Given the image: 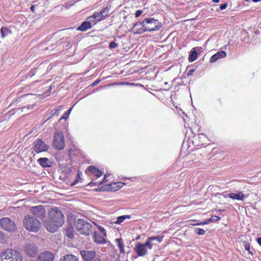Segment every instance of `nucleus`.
Wrapping results in <instances>:
<instances>
[{"instance_id": "obj_5", "label": "nucleus", "mask_w": 261, "mask_h": 261, "mask_svg": "<svg viewBox=\"0 0 261 261\" xmlns=\"http://www.w3.org/2000/svg\"><path fill=\"white\" fill-rule=\"evenodd\" d=\"M1 257L4 261H22L21 254L17 250L12 249H6L2 253Z\"/></svg>"}, {"instance_id": "obj_2", "label": "nucleus", "mask_w": 261, "mask_h": 261, "mask_svg": "<svg viewBox=\"0 0 261 261\" xmlns=\"http://www.w3.org/2000/svg\"><path fill=\"white\" fill-rule=\"evenodd\" d=\"M162 26V23L158 20L153 18H147L145 19L143 28H141L134 33L136 34H141L146 31H155L160 30Z\"/></svg>"}, {"instance_id": "obj_10", "label": "nucleus", "mask_w": 261, "mask_h": 261, "mask_svg": "<svg viewBox=\"0 0 261 261\" xmlns=\"http://www.w3.org/2000/svg\"><path fill=\"white\" fill-rule=\"evenodd\" d=\"M33 150L37 153H40L43 151H46L49 149V146L47 145L41 139H37L33 143Z\"/></svg>"}, {"instance_id": "obj_37", "label": "nucleus", "mask_w": 261, "mask_h": 261, "mask_svg": "<svg viewBox=\"0 0 261 261\" xmlns=\"http://www.w3.org/2000/svg\"><path fill=\"white\" fill-rule=\"evenodd\" d=\"M110 175V174H106L105 175L104 178L103 179V181L100 182V184H102V182H106L108 181V177Z\"/></svg>"}, {"instance_id": "obj_47", "label": "nucleus", "mask_w": 261, "mask_h": 261, "mask_svg": "<svg viewBox=\"0 0 261 261\" xmlns=\"http://www.w3.org/2000/svg\"><path fill=\"white\" fill-rule=\"evenodd\" d=\"M124 216H126V218H127V219L130 218V215H124Z\"/></svg>"}, {"instance_id": "obj_50", "label": "nucleus", "mask_w": 261, "mask_h": 261, "mask_svg": "<svg viewBox=\"0 0 261 261\" xmlns=\"http://www.w3.org/2000/svg\"><path fill=\"white\" fill-rule=\"evenodd\" d=\"M245 1L247 2H249L250 1V0H245Z\"/></svg>"}, {"instance_id": "obj_11", "label": "nucleus", "mask_w": 261, "mask_h": 261, "mask_svg": "<svg viewBox=\"0 0 261 261\" xmlns=\"http://www.w3.org/2000/svg\"><path fill=\"white\" fill-rule=\"evenodd\" d=\"M55 255L53 252L45 251L38 254L36 261H53Z\"/></svg>"}, {"instance_id": "obj_7", "label": "nucleus", "mask_w": 261, "mask_h": 261, "mask_svg": "<svg viewBox=\"0 0 261 261\" xmlns=\"http://www.w3.org/2000/svg\"><path fill=\"white\" fill-rule=\"evenodd\" d=\"M0 225L4 230L9 232H15L16 230L15 223L8 217H4L0 219Z\"/></svg>"}, {"instance_id": "obj_1", "label": "nucleus", "mask_w": 261, "mask_h": 261, "mask_svg": "<svg viewBox=\"0 0 261 261\" xmlns=\"http://www.w3.org/2000/svg\"><path fill=\"white\" fill-rule=\"evenodd\" d=\"M163 236H153L147 238L145 243L138 242L134 248V250L137 254L138 256H144L147 253V248L151 249L155 245L153 241H156L161 243L163 241Z\"/></svg>"}, {"instance_id": "obj_3", "label": "nucleus", "mask_w": 261, "mask_h": 261, "mask_svg": "<svg viewBox=\"0 0 261 261\" xmlns=\"http://www.w3.org/2000/svg\"><path fill=\"white\" fill-rule=\"evenodd\" d=\"M23 225L27 230L35 232H37L41 227L40 221L30 215H27L24 217Z\"/></svg>"}, {"instance_id": "obj_9", "label": "nucleus", "mask_w": 261, "mask_h": 261, "mask_svg": "<svg viewBox=\"0 0 261 261\" xmlns=\"http://www.w3.org/2000/svg\"><path fill=\"white\" fill-rule=\"evenodd\" d=\"M24 250L27 255L30 257L34 258L38 255L39 250L36 245L33 243H29L24 246Z\"/></svg>"}, {"instance_id": "obj_12", "label": "nucleus", "mask_w": 261, "mask_h": 261, "mask_svg": "<svg viewBox=\"0 0 261 261\" xmlns=\"http://www.w3.org/2000/svg\"><path fill=\"white\" fill-rule=\"evenodd\" d=\"M31 212L34 216L39 218H43L45 216V211L44 206L41 205L32 207Z\"/></svg>"}, {"instance_id": "obj_22", "label": "nucleus", "mask_w": 261, "mask_h": 261, "mask_svg": "<svg viewBox=\"0 0 261 261\" xmlns=\"http://www.w3.org/2000/svg\"><path fill=\"white\" fill-rule=\"evenodd\" d=\"M59 261H79L78 258L72 254H66L62 256Z\"/></svg>"}, {"instance_id": "obj_40", "label": "nucleus", "mask_w": 261, "mask_h": 261, "mask_svg": "<svg viewBox=\"0 0 261 261\" xmlns=\"http://www.w3.org/2000/svg\"><path fill=\"white\" fill-rule=\"evenodd\" d=\"M258 244L261 246V238H259L257 239Z\"/></svg>"}, {"instance_id": "obj_44", "label": "nucleus", "mask_w": 261, "mask_h": 261, "mask_svg": "<svg viewBox=\"0 0 261 261\" xmlns=\"http://www.w3.org/2000/svg\"><path fill=\"white\" fill-rule=\"evenodd\" d=\"M99 81H95L92 84V86H95L97 84H98L99 83Z\"/></svg>"}, {"instance_id": "obj_30", "label": "nucleus", "mask_w": 261, "mask_h": 261, "mask_svg": "<svg viewBox=\"0 0 261 261\" xmlns=\"http://www.w3.org/2000/svg\"><path fill=\"white\" fill-rule=\"evenodd\" d=\"M145 19L143 21H138L135 23L134 24L133 27L132 29L133 30L136 27L141 25V28H143V25L144 24Z\"/></svg>"}, {"instance_id": "obj_15", "label": "nucleus", "mask_w": 261, "mask_h": 261, "mask_svg": "<svg viewBox=\"0 0 261 261\" xmlns=\"http://www.w3.org/2000/svg\"><path fill=\"white\" fill-rule=\"evenodd\" d=\"M124 185V183H122L121 182H114L111 184H109L107 186H105V187H103V191H107V190H113V191H117L119 189H120L121 187H122L123 185Z\"/></svg>"}, {"instance_id": "obj_4", "label": "nucleus", "mask_w": 261, "mask_h": 261, "mask_svg": "<svg viewBox=\"0 0 261 261\" xmlns=\"http://www.w3.org/2000/svg\"><path fill=\"white\" fill-rule=\"evenodd\" d=\"M74 226L78 232L84 236H89L92 227L90 222L83 219H79L75 221Z\"/></svg>"}, {"instance_id": "obj_26", "label": "nucleus", "mask_w": 261, "mask_h": 261, "mask_svg": "<svg viewBox=\"0 0 261 261\" xmlns=\"http://www.w3.org/2000/svg\"><path fill=\"white\" fill-rule=\"evenodd\" d=\"M197 58V53L196 50L192 51L189 57V61L192 62L196 60Z\"/></svg>"}, {"instance_id": "obj_27", "label": "nucleus", "mask_w": 261, "mask_h": 261, "mask_svg": "<svg viewBox=\"0 0 261 261\" xmlns=\"http://www.w3.org/2000/svg\"><path fill=\"white\" fill-rule=\"evenodd\" d=\"M100 15L103 16L104 19L106 18V16H107L109 15V13L110 12V9L108 7H105L102 8L100 11Z\"/></svg>"}, {"instance_id": "obj_36", "label": "nucleus", "mask_w": 261, "mask_h": 261, "mask_svg": "<svg viewBox=\"0 0 261 261\" xmlns=\"http://www.w3.org/2000/svg\"><path fill=\"white\" fill-rule=\"evenodd\" d=\"M117 46V44L114 41L111 42L109 44V47L110 48H114Z\"/></svg>"}, {"instance_id": "obj_41", "label": "nucleus", "mask_w": 261, "mask_h": 261, "mask_svg": "<svg viewBox=\"0 0 261 261\" xmlns=\"http://www.w3.org/2000/svg\"><path fill=\"white\" fill-rule=\"evenodd\" d=\"M30 9L32 12H34L35 11V6L34 5L31 6Z\"/></svg>"}, {"instance_id": "obj_43", "label": "nucleus", "mask_w": 261, "mask_h": 261, "mask_svg": "<svg viewBox=\"0 0 261 261\" xmlns=\"http://www.w3.org/2000/svg\"><path fill=\"white\" fill-rule=\"evenodd\" d=\"M193 71H194V70H193V69H192V70H190L188 72V74H188V75H192V73Z\"/></svg>"}, {"instance_id": "obj_19", "label": "nucleus", "mask_w": 261, "mask_h": 261, "mask_svg": "<svg viewBox=\"0 0 261 261\" xmlns=\"http://www.w3.org/2000/svg\"><path fill=\"white\" fill-rule=\"evenodd\" d=\"M93 238L94 242L97 244H104L106 242L105 239L99 233L94 232L93 234Z\"/></svg>"}, {"instance_id": "obj_33", "label": "nucleus", "mask_w": 261, "mask_h": 261, "mask_svg": "<svg viewBox=\"0 0 261 261\" xmlns=\"http://www.w3.org/2000/svg\"><path fill=\"white\" fill-rule=\"evenodd\" d=\"M125 219H126V216H119L117 218V220L116 222V223L120 224L122 222H123Z\"/></svg>"}, {"instance_id": "obj_13", "label": "nucleus", "mask_w": 261, "mask_h": 261, "mask_svg": "<svg viewBox=\"0 0 261 261\" xmlns=\"http://www.w3.org/2000/svg\"><path fill=\"white\" fill-rule=\"evenodd\" d=\"M44 225L47 231L54 233L57 231L58 228L62 225L56 223L50 219L44 223Z\"/></svg>"}, {"instance_id": "obj_21", "label": "nucleus", "mask_w": 261, "mask_h": 261, "mask_svg": "<svg viewBox=\"0 0 261 261\" xmlns=\"http://www.w3.org/2000/svg\"><path fill=\"white\" fill-rule=\"evenodd\" d=\"M38 162L43 167H49L51 166V162L48 158H41L38 160Z\"/></svg>"}, {"instance_id": "obj_39", "label": "nucleus", "mask_w": 261, "mask_h": 261, "mask_svg": "<svg viewBox=\"0 0 261 261\" xmlns=\"http://www.w3.org/2000/svg\"><path fill=\"white\" fill-rule=\"evenodd\" d=\"M142 13V10H137L136 12L135 16L136 17H139L141 15Z\"/></svg>"}, {"instance_id": "obj_20", "label": "nucleus", "mask_w": 261, "mask_h": 261, "mask_svg": "<svg viewBox=\"0 0 261 261\" xmlns=\"http://www.w3.org/2000/svg\"><path fill=\"white\" fill-rule=\"evenodd\" d=\"M87 170L97 177H100L102 175L101 171L93 166H90Z\"/></svg>"}, {"instance_id": "obj_34", "label": "nucleus", "mask_w": 261, "mask_h": 261, "mask_svg": "<svg viewBox=\"0 0 261 261\" xmlns=\"http://www.w3.org/2000/svg\"><path fill=\"white\" fill-rule=\"evenodd\" d=\"M71 111V109H70L69 110H68L66 112H65L64 113V114L63 115V116L60 118V119H67L68 116H69V115Z\"/></svg>"}, {"instance_id": "obj_42", "label": "nucleus", "mask_w": 261, "mask_h": 261, "mask_svg": "<svg viewBox=\"0 0 261 261\" xmlns=\"http://www.w3.org/2000/svg\"><path fill=\"white\" fill-rule=\"evenodd\" d=\"M213 218L214 220H219L220 219V217H218V216H215Z\"/></svg>"}, {"instance_id": "obj_8", "label": "nucleus", "mask_w": 261, "mask_h": 261, "mask_svg": "<svg viewBox=\"0 0 261 261\" xmlns=\"http://www.w3.org/2000/svg\"><path fill=\"white\" fill-rule=\"evenodd\" d=\"M53 146L58 150H62L65 146L64 138L62 132H59L55 134L53 142Z\"/></svg>"}, {"instance_id": "obj_18", "label": "nucleus", "mask_w": 261, "mask_h": 261, "mask_svg": "<svg viewBox=\"0 0 261 261\" xmlns=\"http://www.w3.org/2000/svg\"><path fill=\"white\" fill-rule=\"evenodd\" d=\"M91 22H93V21H90L88 20V21L83 22L81 25L77 28V30L81 31H85L88 29L91 28Z\"/></svg>"}, {"instance_id": "obj_14", "label": "nucleus", "mask_w": 261, "mask_h": 261, "mask_svg": "<svg viewBox=\"0 0 261 261\" xmlns=\"http://www.w3.org/2000/svg\"><path fill=\"white\" fill-rule=\"evenodd\" d=\"M80 254L85 261H90L94 259L96 255V251L93 250H81Z\"/></svg>"}, {"instance_id": "obj_29", "label": "nucleus", "mask_w": 261, "mask_h": 261, "mask_svg": "<svg viewBox=\"0 0 261 261\" xmlns=\"http://www.w3.org/2000/svg\"><path fill=\"white\" fill-rule=\"evenodd\" d=\"M194 232L199 235H203L204 234L205 231L202 228H195L194 229Z\"/></svg>"}, {"instance_id": "obj_51", "label": "nucleus", "mask_w": 261, "mask_h": 261, "mask_svg": "<svg viewBox=\"0 0 261 261\" xmlns=\"http://www.w3.org/2000/svg\"><path fill=\"white\" fill-rule=\"evenodd\" d=\"M139 238H140V236H138V237L136 238V239H139Z\"/></svg>"}, {"instance_id": "obj_28", "label": "nucleus", "mask_w": 261, "mask_h": 261, "mask_svg": "<svg viewBox=\"0 0 261 261\" xmlns=\"http://www.w3.org/2000/svg\"><path fill=\"white\" fill-rule=\"evenodd\" d=\"M243 246L245 248V249L246 250H247L249 252V253L251 255H253V253L252 251L250 250V244L246 242H243Z\"/></svg>"}, {"instance_id": "obj_16", "label": "nucleus", "mask_w": 261, "mask_h": 261, "mask_svg": "<svg viewBox=\"0 0 261 261\" xmlns=\"http://www.w3.org/2000/svg\"><path fill=\"white\" fill-rule=\"evenodd\" d=\"M226 55V54L224 51H219L211 57L210 61L211 63L215 62L219 59L225 57Z\"/></svg>"}, {"instance_id": "obj_6", "label": "nucleus", "mask_w": 261, "mask_h": 261, "mask_svg": "<svg viewBox=\"0 0 261 261\" xmlns=\"http://www.w3.org/2000/svg\"><path fill=\"white\" fill-rule=\"evenodd\" d=\"M49 219L53 222L62 225L64 223V216L58 207L52 208L49 214Z\"/></svg>"}, {"instance_id": "obj_23", "label": "nucleus", "mask_w": 261, "mask_h": 261, "mask_svg": "<svg viewBox=\"0 0 261 261\" xmlns=\"http://www.w3.org/2000/svg\"><path fill=\"white\" fill-rule=\"evenodd\" d=\"M87 19L89 20L90 21L97 22L104 19V18L103 16H102V15H100V12H99L93 14L92 16L89 17Z\"/></svg>"}, {"instance_id": "obj_49", "label": "nucleus", "mask_w": 261, "mask_h": 261, "mask_svg": "<svg viewBox=\"0 0 261 261\" xmlns=\"http://www.w3.org/2000/svg\"><path fill=\"white\" fill-rule=\"evenodd\" d=\"M60 110V109H58L56 110V111L57 112H59Z\"/></svg>"}, {"instance_id": "obj_17", "label": "nucleus", "mask_w": 261, "mask_h": 261, "mask_svg": "<svg viewBox=\"0 0 261 261\" xmlns=\"http://www.w3.org/2000/svg\"><path fill=\"white\" fill-rule=\"evenodd\" d=\"M228 197L234 200H242L244 198V194L241 191H238L236 193H230Z\"/></svg>"}, {"instance_id": "obj_35", "label": "nucleus", "mask_w": 261, "mask_h": 261, "mask_svg": "<svg viewBox=\"0 0 261 261\" xmlns=\"http://www.w3.org/2000/svg\"><path fill=\"white\" fill-rule=\"evenodd\" d=\"M212 219H210L208 220H207V221H203V222H202L201 223H197V224H194V225H204V224H208L210 223V222H212Z\"/></svg>"}, {"instance_id": "obj_38", "label": "nucleus", "mask_w": 261, "mask_h": 261, "mask_svg": "<svg viewBox=\"0 0 261 261\" xmlns=\"http://www.w3.org/2000/svg\"><path fill=\"white\" fill-rule=\"evenodd\" d=\"M227 6V4L226 3H224V4H222V5H221V6H220V9L221 10H223L226 9Z\"/></svg>"}, {"instance_id": "obj_32", "label": "nucleus", "mask_w": 261, "mask_h": 261, "mask_svg": "<svg viewBox=\"0 0 261 261\" xmlns=\"http://www.w3.org/2000/svg\"><path fill=\"white\" fill-rule=\"evenodd\" d=\"M39 70V68H35L34 69L31 70L29 72V75L30 76H32L33 75H34L36 73H37L38 72Z\"/></svg>"}, {"instance_id": "obj_31", "label": "nucleus", "mask_w": 261, "mask_h": 261, "mask_svg": "<svg viewBox=\"0 0 261 261\" xmlns=\"http://www.w3.org/2000/svg\"><path fill=\"white\" fill-rule=\"evenodd\" d=\"M35 105H27L26 106H24L23 107H21V111H24V112H27L26 111H25V109H27V110H30L32 109H33V108L34 107Z\"/></svg>"}, {"instance_id": "obj_25", "label": "nucleus", "mask_w": 261, "mask_h": 261, "mask_svg": "<svg viewBox=\"0 0 261 261\" xmlns=\"http://www.w3.org/2000/svg\"><path fill=\"white\" fill-rule=\"evenodd\" d=\"M12 33V31L8 28L2 27L1 29V37L4 38Z\"/></svg>"}, {"instance_id": "obj_45", "label": "nucleus", "mask_w": 261, "mask_h": 261, "mask_svg": "<svg viewBox=\"0 0 261 261\" xmlns=\"http://www.w3.org/2000/svg\"><path fill=\"white\" fill-rule=\"evenodd\" d=\"M99 230H100L101 232H102V233H104V232H105V229H104L103 228H102V227H100V228H99Z\"/></svg>"}, {"instance_id": "obj_52", "label": "nucleus", "mask_w": 261, "mask_h": 261, "mask_svg": "<svg viewBox=\"0 0 261 261\" xmlns=\"http://www.w3.org/2000/svg\"><path fill=\"white\" fill-rule=\"evenodd\" d=\"M72 185H75V182H73Z\"/></svg>"}, {"instance_id": "obj_48", "label": "nucleus", "mask_w": 261, "mask_h": 261, "mask_svg": "<svg viewBox=\"0 0 261 261\" xmlns=\"http://www.w3.org/2000/svg\"><path fill=\"white\" fill-rule=\"evenodd\" d=\"M253 2L257 3L258 2L261 1V0H252Z\"/></svg>"}, {"instance_id": "obj_46", "label": "nucleus", "mask_w": 261, "mask_h": 261, "mask_svg": "<svg viewBox=\"0 0 261 261\" xmlns=\"http://www.w3.org/2000/svg\"><path fill=\"white\" fill-rule=\"evenodd\" d=\"M213 2L217 3L220 2V0H213Z\"/></svg>"}, {"instance_id": "obj_24", "label": "nucleus", "mask_w": 261, "mask_h": 261, "mask_svg": "<svg viewBox=\"0 0 261 261\" xmlns=\"http://www.w3.org/2000/svg\"><path fill=\"white\" fill-rule=\"evenodd\" d=\"M115 241L117 243V245L119 247L120 253H124V243L123 240L121 238L116 239Z\"/></svg>"}]
</instances>
